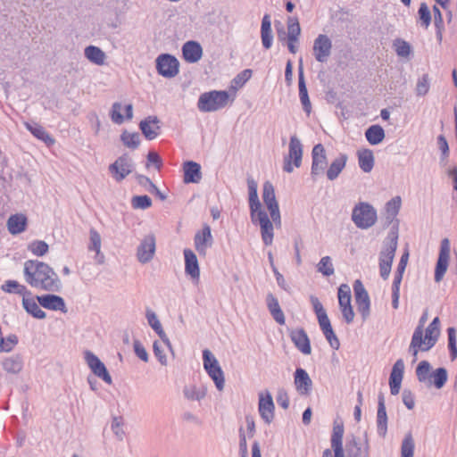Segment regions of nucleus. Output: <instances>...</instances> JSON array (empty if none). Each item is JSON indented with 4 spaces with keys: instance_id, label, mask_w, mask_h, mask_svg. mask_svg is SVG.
<instances>
[{
    "instance_id": "obj_28",
    "label": "nucleus",
    "mask_w": 457,
    "mask_h": 457,
    "mask_svg": "<svg viewBox=\"0 0 457 457\" xmlns=\"http://www.w3.org/2000/svg\"><path fill=\"white\" fill-rule=\"evenodd\" d=\"M182 56L188 63L197 62L203 56V48L196 41H187L182 46Z\"/></svg>"
},
{
    "instance_id": "obj_36",
    "label": "nucleus",
    "mask_w": 457,
    "mask_h": 457,
    "mask_svg": "<svg viewBox=\"0 0 457 457\" xmlns=\"http://www.w3.org/2000/svg\"><path fill=\"white\" fill-rule=\"evenodd\" d=\"M266 303L268 310L276 322L279 325H284L286 321L284 312L280 308L278 300L271 293L267 295Z\"/></svg>"
},
{
    "instance_id": "obj_23",
    "label": "nucleus",
    "mask_w": 457,
    "mask_h": 457,
    "mask_svg": "<svg viewBox=\"0 0 457 457\" xmlns=\"http://www.w3.org/2000/svg\"><path fill=\"white\" fill-rule=\"evenodd\" d=\"M139 129L147 140H154L161 132L160 120L157 116H147L140 121Z\"/></svg>"
},
{
    "instance_id": "obj_25",
    "label": "nucleus",
    "mask_w": 457,
    "mask_h": 457,
    "mask_svg": "<svg viewBox=\"0 0 457 457\" xmlns=\"http://www.w3.org/2000/svg\"><path fill=\"white\" fill-rule=\"evenodd\" d=\"M290 338L295 347L303 354H310L312 352L309 337L305 330L302 328L292 329L290 331Z\"/></svg>"
},
{
    "instance_id": "obj_46",
    "label": "nucleus",
    "mask_w": 457,
    "mask_h": 457,
    "mask_svg": "<svg viewBox=\"0 0 457 457\" xmlns=\"http://www.w3.org/2000/svg\"><path fill=\"white\" fill-rule=\"evenodd\" d=\"M344 425L334 424L331 436V447L333 450L343 449Z\"/></svg>"
},
{
    "instance_id": "obj_52",
    "label": "nucleus",
    "mask_w": 457,
    "mask_h": 457,
    "mask_svg": "<svg viewBox=\"0 0 457 457\" xmlns=\"http://www.w3.org/2000/svg\"><path fill=\"white\" fill-rule=\"evenodd\" d=\"M273 221L260 227L262 240L265 246L272 245L274 238V225Z\"/></svg>"
},
{
    "instance_id": "obj_7",
    "label": "nucleus",
    "mask_w": 457,
    "mask_h": 457,
    "mask_svg": "<svg viewBox=\"0 0 457 457\" xmlns=\"http://www.w3.org/2000/svg\"><path fill=\"white\" fill-rule=\"evenodd\" d=\"M351 218L358 228L368 229L376 224L378 213L370 203L359 202L353 206Z\"/></svg>"
},
{
    "instance_id": "obj_15",
    "label": "nucleus",
    "mask_w": 457,
    "mask_h": 457,
    "mask_svg": "<svg viewBox=\"0 0 457 457\" xmlns=\"http://www.w3.org/2000/svg\"><path fill=\"white\" fill-rule=\"evenodd\" d=\"M353 292L357 310L361 315L362 320H366L370 315V299L367 290L365 289L362 282L359 279L353 283Z\"/></svg>"
},
{
    "instance_id": "obj_6",
    "label": "nucleus",
    "mask_w": 457,
    "mask_h": 457,
    "mask_svg": "<svg viewBox=\"0 0 457 457\" xmlns=\"http://www.w3.org/2000/svg\"><path fill=\"white\" fill-rule=\"evenodd\" d=\"M229 95L225 90H212L200 95L197 108L202 112H212L228 105Z\"/></svg>"
},
{
    "instance_id": "obj_35",
    "label": "nucleus",
    "mask_w": 457,
    "mask_h": 457,
    "mask_svg": "<svg viewBox=\"0 0 457 457\" xmlns=\"http://www.w3.org/2000/svg\"><path fill=\"white\" fill-rule=\"evenodd\" d=\"M28 219L22 213L12 214L7 220V228L10 234L18 235L26 230Z\"/></svg>"
},
{
    "instance_id": "obj_59",
    "label": "nucleus",
    "mask_w": 457,
    "mask_h": 457,
    "mask_svg": "<svg viewBox=\"0 0 457 457\" xmlns=\"http://www.w3.org/2000/svg\"><path fill=\"white\" fill-rule=\"evenodd\" d=\"M429 90V79L428 75L424 74L421 78L419 79L416 85V94L419 96H423L428 94Z\"/></svg>"
},
{
    "instance_id": "obj_55",
    "label": "nucleus",
    "mask_w": 457,
    "mask_h": 457,
    "mask_svg": "<svg viewBox=\"0 0 457 457\" xmlns=\"http://www.w3.org/2000/svg\"><path fill=\"white\" fill-rule=\"evenodd\" d=\"M131 204L134 209L145 210L152 205V199L146 195H136L132 197Z\"/></svg>"
},
{
    "instance_id": "obj_2",
    "label": "nucleus",
    "mask_w": 457,
    "mask_h": 457,
    "mask_svg": "<svg viewBox=\"0 0 457 457\" xmlns=\"http://www.w3.org/2000/svg\"><path fill=\"white\" fill-rule=\"evenodd\" d=\"M440 336V320L438 317L433 319L428 324L425 332L422 324H419L413 331L409 352L415 358L419 351L428 352L433 348Z\"/></svg>"
},
{
    "instance_id": "obj_31",
    "label": "nucleus",
    "mask_w": 457,
    "mask_h": 457,
    "mask_svg": "<svg viewBox=\"0 0 457 457\" xmlns=\"http://www.w3.org/2000/svg\"><path fill=\"white\" fill-rule=\"evenodd\" d=\"M1 364L6 373L17 375L22 370L24 361L21 354L14 353L4 358Z\"/></svg>"
},
{
    "instance_id": "obj_9",
    "label": "nucleus",
    "mask_w": 457,
    "mask_h": 457,
    "mask_svg": "<svg viewBox=\"0 0 457 457\" xmlns=\"http://www.w3.org/2000/svg\"><path fill=\"white\" fill-rule=\"evenodd\" d=\"M303 159V145L295 136H291L289 141L288 154L284 157L283 170L291 173L294 168H299Z\"/></svg>"
},
{
    "instance_id": "obj_61",
    "label": "nucleus",
    "mask_w": 457,
    "mask_h": 457,
    "mask_svg": "<svg viewBox=\"0 0 457 457\" xmlns=\"http://www.w3.org/2000/svg\"><path fill=\"white\" fill-rule=\"evenodd\" d=\"M252 76V71L249 69H245L239 72L232 80L233 85L236 87H243Z\"/></svg>"
},
{
    "instance_id": "obj_53",
    "label": "nucleus",
    "mask_w": 457,
    "mask_h": 457,
    "mask_svg": "<svg viewBox=\"0 0 457 457\" xmlns=\"http://www.w3.org/2000/svg\"><path fill=\"white\" fill-rule=\"evenodd\" d=\"M317 269L319 272L326 277H329L335 272L332 260L329 256L322 257L317 265Z\"/></svg>"
},
{
    "instance_id": "obj_63",
    "label": "nucleus",
    "mask_w": 457,
    "mask_h": 457,
    "mask_svg": "<svg viewBox=\"0 0 457 457\" xmlns=\"http://www.w3.org/2000/svg\"><path fill=\"white\" fill-rule=\"evenodd\" d=\"M121 104L118 102L114 103L112 106L111 110V119L115 124H121L124 122V117L120 113L121 111Z\"/></svg>"
},
{
    "instance_id": "obj_12",
    "label": "nucleus",
    "mask_w": 457,
    "mask_h": 457,
    "mask_svg": "<svg viewBox=\"0 0 457 457\" xmlns=\"http://www.w3.org/2000/svg\"><path fill=\"white\" fill-rule=\"evenodd\" d=\"M262 200L275 225H280L281 217L278 204L276 200L275 189L271 182L265 181L262 187Z\"/></svg>"
},
{
    "instance_id": "obj_33",
    "label": "nucleus",
    "mask_w": 457,
    "mask_h": 457,
    "mask_svg": "<svg viewBox=\"0 0 457 457\" xmlns=\"http://www.w3.org/2000/svg\"><path fill=\"white\" fill-rule=\"evenodd\" d=\"M184 178L186 184L198 183L202 179L201 165L194 161H187L183 163Z\"/></svg>"
},
{
    "instance_id": "obj_1",
    "label": "nucleus",
    "mask_w": 457,
    "mask_h": 457,
    "mask_svg": "<svg viewBox=\"0 0 457 457\" xmlns=\"http://www.w3.org/2000/svg\"><path fill=\"white\" fill-rule=\"evenodd\" d=\"M23 277L29 286L37 290L56 293L62 288L61 279L54 270L37 259L24 262Z\"/></svg>"
},
{
    "instance_id": "obj_26",
    "label": "nucleus",
    "mask_w": 457,
    "mask_h": 457,
    "mask_svg": "<svg viewBox=\"0 0 457 457\" xmlns=\"http://www.w3.org/2000/svg\"><path fill=\"white\" fill-rule=\"evenodd\" d=\"M295 386L301 395H308L311 393L312 382L304 369L296 368L295 371Z\"/></svg>"
},
{
    "instance_id": "obj_57",
    "label": "nucleus",
    "mask_w": 457,
    "mask_h": 457,
    "mask_svg": "<svg viewBox=\"0 0 457 457\" xmlns=\"http://www.w3.org/2000/svg\"><path fill=\"white\" fill-rule=\"evenodd\" d=\"M111 428L115 436L119 440H122L125 436L123 429V420L121 417H113L112 420Z\"/></svg>"
},
{
    "instance_id": "obj_64",
    "label": "nucleus",
    "mask_w": 457,
    "mask_h": 457,
    "mask_svg": "<svg viewBox=\"0 0 457 457\" xmlns=\"http://www.w3.org/2000/svg\"><path fill=\"white\" fill-rule=\"evenodd\" d=\"M276 401L277 403L284 410H287L289 407V396L284 388L278 389Z\"/></svg>"
},
{
    "instance_id": "obj_60",
    "label": "nucleus",
    "mask_w": 457,
    "mask_h": 457,
    "mask_svg": "<svg viewBox=\"0 0 457 457\" xmlns=\"http://www.w3.org/2000/svg\"><path fill=\"white\" fill-rule=\"evenodd\" d=\"M325 338L328 340L329 345L334 350H337L340 346V342L337 337L336 336L332 326L327 328L321 330Z\"/></svg>"
},
{
    "instance_id": "obj_18",
    "label": "nucleus",
    "mask_w": 457,
    "mask_h": 457,
    "mask_svg": "<svg viewBox=\"0 0 457 457\" xmlns=\"http://www.w3.org/2000/svg\"><path fill=\"white\" fill-rule=\"evenodd\" d=\"M287 33L286 37V43L288 51L295 54L298 48L296 44L299 42L301 35V27L297 17L289 16L287 20Z\"/></svg>"
},
{
    "instance_id": "obj_50",
    "label": "nucleus",
    "mask_w": 457,
    "mask_h": 457,
    "mask_svg": "<svg viewBox=\"0 0 457 457\" xmlns=\"http://www.w3.org/2000/svg\"><path fill=\"white\" fill-rule=\"evenodd\" d=\"M446 332L448 337V349L450 353V358L452 361H454L457 359L456 329L453 327H449Z\"/></svg>"
},
{
    "instance_id": "obj_49",
    "label": "nucleus",
    "mask_w": 457,
    "mask_h": 457,
    "mask_svg": "<svg viewBox=\"0 0 457 457\" xmlns=\"http://www.w3.org/2000/svg\"><path fill=\"white\" fill-rule=\"evenodd\" d=\"M415 444L411 433L404 436L401 445V457H413Z\"/></svg>"
},
{
    "instance_id": "obj_21",
    "label": "nucleus",
    "mask_w": 457,
    "mask_h": 457,
    "mask_svg": "<svg viewBox=\"0 0 457 457\" xmlns=\"http://www.w3.org/2000/svg\"><path fill=\"white\" fill-rule=\"evenodd\" d=\"M274 403L270 392L266 391L265 394L259 395L258 411L261 418L266 424H270L274 420Z\"/></svg>"
},
{
    "instance_id": "obj_48",
    "label": "nucleus",
    "mask_w": 457,
    "mask_h": 457,
    "mask_svg": "<svg viewBox=\"0 0 457 457\" xmlns=\"http://www.w3.org/2000/svg\"><path fill=\"white\" fill-rule=\"evenodd\" d=\"M120 140L124 145L130 149H137L140 145V136L137 132L123 131L120 135Z\"/></svg>"
},
{
    "instance_id": "obj_29",
    "label": "nucleus",
    "mask_w": 457,
    "mask_h": 457,
    "mask_svg": "<svg viewBox=\"0 0 457 457\" xmlns=\"http://www.w3.org/2000/svg\"><path fill=\"white\" fill-rule=\"evenodd\" d=\"M145 317L149 326L154 330V332L158 335L163 344L169 348V350L173 353L172 345L168 338L166 333L164 332L162 326L155 314L152 310L147 309L145 312Z\"/></svg>"
},
{
    "instance_id": "obj_58",
    "label": "nucleus",
    "mask_w": 457,
    "mask_h": 457,
    "mask_svg": "<svg viewBox=\"0 0 457 457\" xmlns=\"http://www.w3.org/2000/svg\"><path fill=\"white\" fill-rule=\"evenodd\" d=\"M18 337L14 334L9 335L6 338L4 337L3 343H0V351L9 353L18 344Z\"/></svg>"
},
{
    "instance_id": "obj_56",
    "label": "nucleus",
    "mask_w": 457,
    "mask_h": 457,
    "mask_svg": "<svg viewBox=\"0 0 457 457\" xmlns=\"http://www.w3.org/2000/svg\"><path fill=\"white\" fill-rule=\"evenodd\" d=\"M418 14L421 25L427 29L431 23V13L426 3L420 4Z\"/></svg>"
},
{
    "instance_id": "obj_44",
    "label": "nucleus",
    "mask_w": 457,
    "mask_h": 457,
    "mask_svg": "<svg viewBox=\"0 0 457 457\" xmlns=\"http://www.w3.org/2000/svg\"><path fill=\"white\" fill-rule=\"evenodd\" d=\"M27 249L36 257H42L48 253L49 245L43 240H33L29 243Z\"/></svg>"
},
{
    "instance_id": "obj_38",
    "label": "nucleus",
    "mask_w": 457,
    "mask_h": 457,
    "mask_svg": "<svg viewBox=\"0 0 457 457\" xmlns=\"http://www.w3.org/2000/svg\"><path fill=\"white\" fill-rule=\"evenodd\" d=\"M25 128L38 140L44 142L50 146L54 144L53 137L45 129L44 127L37 123L25 122Z\"/></svg>"
},
{
    "instance_id": "obj_47",
    "label": "nucleus",
    "mask_w": 457,
    "mask_h": 457,
    "mask_svg": "<svg viewBox=\"0 0 457 457\" xmlns=\"http://www.w3.org/2000/svg\"><path fill=\"white\" fill-rule=\"evenodd\" d=\"M403 372H404V362L402 359H398L393 365V368H392V370L390 373V377H389V382L402 384V380L403 378Z\"/></svg>"
},
{
    "instance_id": "obj_16",
    "label": "nucleus",
    "mask_w": 457,
    "mask_h": 457,
    "mask_svg": "<svg viewBox=\"0 0 457 457\" xmlns=\"http://www.w3.org/2000/svg\"><path fill=\"white\" fill-rule=\"evenodd\" d=\"M332 51V41L328 36L320 34L313 41L312 54L319 62H327Z\"/></svg>"
},
{
    "instance_id": "obj_24",
    "label": "nucleus",
    "mask_w": 457,
    "mask_h": 457,
    "mask_svg": "<svg viewBox=\"0 0 457 457\" xmlns=\"http://www.w3.org/2000/svg\"><path fill=\"white\" fill-rule=\"evenodd\" d=\"M185 259V273L191 278L193 281H198L200 278V268L195 253L189 248L183 251Z\"/></svg>"
},
{
    "instance_id": "obj_54",
    "label": "nucleus",
    "mask_w": 457,
    "mask_h": 457,
    "mask_svg": "<svg viewBox=\"0 0 457 457\" xmlns=\"http://www.w3.org/2000/svg\"><path fill=\"white\" fill-rule=\"evenodd\" d=\"M339 306L351 305V290L348 285L342 284L337 292Z\"/></svg>"
},
{
    "instance_id": "obj_20",
    "label": "nucleus",
    "mask_w": 457,
    "mask_h": 457,
    "mask_svg": "<svg viewBox=\"0 0 457 457\" xmlns=\"http://www.w3.org/2000/svg\"><path fill=\"white\" fill-rule=\"evenodd\" d=\"M36 299L37 303L43 308L54 312H67V307L64 299L55 294H46L42 295H37Z\"/></svg>"
},
{
    "instance_id": "obj_40",
    "label": "nucleus",
    "mask_w": 457,
    "mask_h": 457,
    "mask_svg": "<svg viewBox=\"0 0 457 457\" xmlns=\"http://www.w3.org/2000/svg\"><path fill=\"white\" fill-rule=\"evenodd\" d=\"M2 290L9 294L21 295L22 299L26 296L32 295V293L27 288V287L19 283L17 280H6L4 284L2 285Z\"/></svg>"
},
{
    "instance_id": "obj_10",
    "label": "nucleus",
    "mask_w": 457,
    "mask_h": 457,
    "mask_svg": "<svg viewBox=\"0 0 457 457\" xmlns=\"http://www.w3.org/2000/svg\"><path fill=\"white\" fill-rule=\"evenodd\" d=\"M328 168V159L325 147L322 144L319 143L312 147V166L311 177L313 181L325 174Z\"/></svg>"
},
{
    "instance_id": "obj_32",
    "label": "nucleus",
    "mask_w": 457,
    "mask_h": 457,
    "mask_svg": "<svg viewBox=\"0 0 457 457\" xmlns=\"http://www.w3.org/2000/svg\"><path fill=\"white\" fill-rule=\"evenodd\" d=\"M298 87H299V97L303 105V111L309 115L312 111V104L309 98L306 83L303 76V69L302 65V60L298 68Z\"/></svg>"
},
{
    "instance_id": "obj_51",
    "label": "nucleus",
    "mask_w": 457,
    "mask_h": 457,
    "mask_svg": "<svg viewBox=\"0 0 457 457\" xmlns=\"http://www.w3.org/2000/svg\"><path fill=\"white\" fill-rule=\"evenodd\" d=\"M401 207L400 196H395L390 199L386 204V212L387 220H392L396 217Z\"/></svg>"
},
{
    "instance_id": "obj_17",
    "label": "nucleus",
    "mask_w": 457,
    "mask_h": 457,
    "mask_svg": "<svg viewBox=\"0 0 457 457\" xmlns=\"http://www.w3.org/2000/svg\"><path fill=\"white\" fill-rule=\"evenodd\" d=\"M84 357L89 369L96 377L103 379L108 385L112 383V377L105 365L95 353L90 351H86L84 353Z\"/></svg>"
},
{
    "instance_id": "obj_19",
    "label": "nucleus",
    "mask_w": 457,
    "mask_h": 457,
    "mask_svg": "<svg viewBox=\"0 0 457 457\" xmlns=\"http://www.w3.org/2000/svg\"><path fill=\"white\" fill-rule=\"evenodd\" d=\"M155 250V237L153 234L144 237L137 249L138 262L141 263L149 262L154 258Z\"/></svg>"
},
{
    "instance_id": "obj_45",
    "label": "nucleus",
    "mask_w": 457,
    "mask_h": 457,
    "mask_svg": "<svg viewBox=\"0 0 457 457\" xmlns=\"http://www.w3.org/2000/svg\"><path fill=\"white\" fill-rule=\"evenodd\" d=\"M184 396L190 401H201L206 395V389L195 386H185L183 389Z\"/></svg>"
},
{
    "instance_id": "obj_43",
    "label": "nucleus",
    "mask_w": 457,
    "mask_h": 457,
    "mask_svg": "<svg viewBox=\"0 0 457 457\" xmlns=\"http://www.w3.org/2000/svg\"><path fill=\"white\" fill-rule=\"evenodd\" d=\"M365 137L370 145H378L385 138V130L379 125H371L366 129Z\"/></svg>"
},
{
    "instance_id": "obj_27",
    "label": "nucleus",
    "mask_w": 457,
    "mask_h": 457,
    "mask_svg": "<svg viewBox=\"0 0 457 457\" xmlns=\"http://www.w3.org/2000/svg\"><path fill=\"white\" fill-rule=\"evenodd\" d=\"M347 457H368L369 445L368 440L361 442L356 437L348 440L345 445Z\"/></svg>"
},
{
    "instance_id": "obj_30",
    "label": "nucleus",
    "mask_w": 457,
    "mask_h": 457,
    "mask_svg": "<svg viewBox=\"0 0 457 457\" xmlns=\"http://www.w3.org/2000/svg\"><path fill=\"white\" fill-rule=\"evenodd\" d=\"M377 430L378 434L382 437H384L387 432V415L385 398L382 393L378 395V398Z\"/></svg>"
},
{
    "instance_id": "obj_62",
    "label": "nucleus",
    "mask_w": 457,
    "mask_h": 457,
    "mask_svg": "<svg viewBox=\"0 0 457 457\" xmlns=\"http://www.w3.org/2000/svg\"><path fill=\"white\" fill-rule=\"evenodd\" d=\"M394 46H395V52L399 56L406 57L411 53V46L404 40L396 39Z\"/></svg>"
},
{
    "instance_id": "obj_5",
    "label": "nucleus",
    "mask_w": 457,
    "mask_h": 457,
    "mask_svg": "<svg viewBox=\"0 0 457 457\" xmlns=\"http://www.w3.org/2000/svg\"><path fill=\"white\" fill-rule=\"evenodd\" d=\"M247 187L249 195L250 217L253 224H259L260 227L266 224H270V222H271L272 220L262 209V204L258 197L257 183L251 177L247 178Z\"/></svg>"
},
{
    "instance_id": "obj_37",
    "label": "nucleus",
    "mask_w": 457,
    "mask_h": 457,
    "mask_svg": "<svg viewBox=\"0 0 457 457\" xmlns=\"http://www.w3.org/2000/svg\"><path fill=\"white\" fill-rule=\"evenodd\" d=\"M261 38L262 46L270 49L273 43V35L271 30L270 15L266 13L263 15L261 25Z\"/></svg>"
},
{
    "instance_id": "obj_13",
    "label": "nucleus",
    "mask_w": 457,
    "mask_h": 457,
    "mask_svg": "<svg viewBox=\"0 0 457 457\" xmlns=\"http://www.w3.org/2000/svg\"><path fill=\"white\" fill-rule=\"evenodd\" d=\"M156 70L164 78H174L179 71V62L170 54H162L156 58Z\"/></svg>"
},
{
    "instance_id": "obj_14",
    "label": "nucleus",
    "mask_w": 457,
    "mask_h": 457,
    "mask_svg": "<svg viewBox=\"0 0 457 457\" xmlns=\"http://www.w3.org/2000/svg\"><path fill=\"white\" fill-rule=\"evenodd\" d=\"M450 251L451 246L449 239H442L440 243L439 254L435 268L434 278L436 282H440L447 270L450 259Z\"/></svg>"
},
{
    "instance_id": "obj_34",
    "label": "nucleus",
    "mask_w": 457,
    "mask_h": 457,
    "mask_svg": "<svg viewBox=\"0 0 457 457\" xmlns=\"http://www.w3.org/2000/svg\"><path fill=\"white\" fill-rule=\"evenodd\" d=\"M347 159L348 157L345 154H339V155L331 162L325 171L328 180L333 181L338 178L346 165Z\"/></svg>"
},
{
    "instance_id": "obj_3",
    "label": "nucleus",
    "mask_w": 457,
    "mask_h": 457,
    "mask_svg": "<svg viewBox=\"0 0 457 457\" xmlns=\"http://www.w3.org/2000/svg\"><path fill=\"white\" fill-rule=\"evenodd\" d=\"M397 245L398 233L392 230L383 241L382 250L379 253V274L385 280L389 277Z\"/></svg>"
},
{
    "instance_id": "obj_11",
    "label": "nucleus",
    "mask_w": 457,
    "mask_h": 457,
    "mask_svg": "<svg viewBox=\"0 0 457 457\" xmlns=\"http://www.w3.org/2000/svg\"><path fill=\"white\" fill-rule=\"evenodd\" d=\"M108 170L113 179L120 182L133 171L134 163L129 154H123L109 165Z\"/></svg>"
},
{
    "instance_id": "obj_4",
    "label": "nucleus",
    "mask_w": 457,
    "mask_h": 457,
    "mask_svg": "<svg viewBox=\"0 0 457 457\" xmlns=\"http://www.w3.org/2000/svg\"><path fill=\"white\" fill-rule=\"evenodd\" d=\"M431 365L428 361H421L416 368V376L420 383L434 386L441 389L446 383L448 373L445 368L440 367L430 372Z\"/></svg>"
},
{
    "instance_id": "obj_41",
    "label": "nucleus",
    "mask_w": 457,
    "mask_h": 457,
    "mask_svg": "<svg viewBox=\"0 0 457 457\" xmlns=\"http://www.w3.org/2000/svg\"><path fill=\"white\" fill-rule=\"evenodd\" d=\"M358 163L363 172H370L374 167V155L370 149H362L358 151Z\"/></svg>"
},
{
    "instance_id": "obj_22",
    "label": "nucleus",
    "mask_w": 457,
    "mask_h": 457,
    "mask_svg": "<svg viewBox=\"0 0 457 457\" xmlns=\"http://www.w3.org/2000/svg\"><path fill=\"white\" fill-rule=\"evenodd\" d=\"M213 237L209 225H204L203 228L197 231L194 237L195 250L201 255H205L206 251L212 246Z\"/></svg>"
},
{
    "instance_id": "obj_42",
    "label": "nucleus",
    "mask_w": 457,
    "mask_h": 457,
    "mask_svg": "<svg viewBox=\"0 0 457 457\" xmlns=\"http://www.w3.org/2000/svg\"><path fill=\"white\" fill-rule=\"evenodd\" d=\"M84 55L89 62L99 66L104 64L106 58L104 52L100 47L92 45L85 48Z\"/></svg>"
},
{
    "instance_id": "obj_8",
    "label": "nucleus",
    "mask_w": 457,
    "mask_h": 457,
    "mask_svg": "<svg viewBox=\"0 0 457 457\" xmlns=\"http://www.w3.org/2000/svg\"><path fill=\"white\" fill-rule=\"evenodd\" d=\"M204 369L213 380L218 390H222L225 384L224 373L217 359L208 349L203 351Z\"/></svg>"
},
{
    "instance_id": "obj_39",
    "label": "nucleus",
    "mask_w": 457,
    "mask_h": 457,
    "mask_svg": "<svg viewBox=\"0 0 457 457\" xmlns=\"http://www.w3.org/2000/svg\"><path fill=\"white\" fill-rule=\"evenodd\" d=\"M22 306L24 310L33 318L43 320L46 317V312L40 308V304L37 299L31 296H26L22 299Z\"/></svg>"
}]
</instances>
